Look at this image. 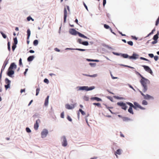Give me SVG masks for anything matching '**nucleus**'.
Returning a JSON list of instances; mask_svg holds the SVG:
<instances>
[{
    "mask_svg": "<svg viewBox=\"0 0 159 159\" xmlns=\"http://www.w3.org/2000/svg\"><path fill=\"white\" fill-rule=\"evenodd\" d=\"M140 82L142 87L143 92L144 93L146 92L148 89V85L150 84V81L144 77H143L140 80Z\"/></svg>",
    "mask_w": 159,
    "mask_h": 159,
    "instance_id": "obj_1",
    "label": "nucleus"
},
{
    "mask_svg": "<svg viewBox=\"0 0 159 159\" xmlns=\"http://www.w3.org/2000/svg\"><path fill=\"white\" fill-rule=\"evenodd\" d=\"M69 33L73 35H76L77 34H78L79 36L82 38L89 39L87 37L85 36L84 34H81V33L76 31L75 29H70L69 30Z\"/></svg>",
    "mask_w": 159,
    "mask_h": 159,
    "instance_id": "obj_2",
    "label": "nucleus"
},
{
    "mask_svg": "<svg viewBox=\"0 0 159 159\" xmlns=\"http://www.w3.org/2000/svg\"><path fill=\"white\" fill-rule=\"evenodd\" d=\"M77 88H78V91L85 90L86 91H89L94 89L95 88V87L94 86H92L89 87L87 86H78L77 87Z\"/></svg>",
    "mask_w": 159,
    "mask_h": 159,
    "instance_id": "obj_3",
    "label": "nucleus"
},
{
    "mask_svg": "<svg viewBox=\"0 0 159 159\" xmlns=\"http://www.w3.org/2000/svg\"><path fill=\"white\" fill-rule=\"evenodd\" d=\"M139 92L141 93V94L143 97L144 99L146 100H149L150 99H154V98L153 97L151 96L150 95L148 94L145 95L143 93V92L141 91L140 90H139Z\"/></svg>",
    "mask_w": 159,
    "mask_h": 159,
    "instance_id": "obj_4",
    "label": "nucleus"
},
{
    "mask_svg": "<svg viewBox=\"0 0 159 159\" xmlns=\"http://www.w3.org/2000/svg\"><path fill=\"white\" fill-rule=\"evenodd\" d=\"M48 133V130L46 129H43L41 133V136L42 138H45Z\"/></svg>",
    "mask_w": 159,
    "mask_h": 159,
    "instance_id": "obj_5",
    "label": "nucleus"
},
{
    "mask_svg": "<svg viewBox=\"0 0 159 159\" xmlns=\"http://www.w3.org/2000/svg\"><path fill=\"white\" fill-rule=\"evenodd\" d=\"M76 105V103L71 104L70 105L69 104H66L65 105V107L66 109L68 110H71L74 109Z\"/></svg>",
    "mask_w": 159,
    "mask_h": 159,
    "instance_id": "obj_6",
    "label": "nucleus"
},
{
    "mask_svg": "<svg viewBox=\"0 0 159 159\" xmlns=\"http://www.w3.org/2000/svg\"><path fill=\"white\" fill-rule=\"evenodd\" d=\"M62 145L63 147H66L67 144V142L66 137L63 136L61 138Z\"/></svg>",
    "mask_w": 159,
    "mask_h": 159,
    "instance_id": "obj_7",
    "label": "nucleus"
},
{
    "mask_svg": "<svg viewBox=\"0 0 159 159\" xmlns=\"http://www.w3.org/2000/svg\"><path fill=\"white\" fill-rule=\"evenodd\" d=\"M142 66L146 71L150 73L151 75H152V71L148 66L145 65H143Z\"/></svg>",
    "mask_w": 159,
    "mask_h": 159,
    "instance_id": "obj_8",
    "label": "nucleus"
},
{
    "mask_svg": "<svg viewBox=\"0 0 159 159\" xmlns=\"http://www.w3.org/2000/svg\"><path fill=\"white\" fill-rule=\"evenodd\" d=\"M117 104L118 106L121 107V108L125 110H126L127 108V106H126V104L125 103L122 102H118L117 103Z\"/></svg>",
    "mask_w": 159,
    "mask_h": 159,
    "instance_id": "obj_9",
    "label": "nucleus"
},
{
    "mask_svg": "<svg viewBox=\"0 0 159 159\" xmlns=\"http://www.w3.org/2000/svg\"><path fill=\"white\" fill-rule=\"evenodd\" d=\"M14 74V71L12 70H9L8 69V71L7 72V75L11 77H13V75Z\"/></svg>",
    "mask_w": 159,
    "mask_h": 159,
    "instance_id": "obj_10",
    "label": "nucleus"
},
{
    "mask_svg": "<svg viewBox=\"0 0 159 159\" xmlns=\"http://www.w3.org/2000/svg\"><path fill=\"white\" fill-rule=\"evenodd\" d=\"M134 105L135 107H136L135 109H134L135 110L137 109V107L139 108L140 109H141V110H145V108L143 107H142V106H141L140 105H139V104L137 102H134Z\"/></svg>",
    "mask_w": 159,
    "mask_h": 159,
    "instance_id": "obj_11",
    "label": "nucleus"
},
{
    "mask_svg": "<svg viewBox=\"0 0 159 159\" xmlns=\"http://www.w3.org/2000/svg\"><path fill=\"white\" fill-rule=\"evenodd\" d=\"M139 55L135 53H133L132 55L129 57L130 59L136 60L139 57Z\"/></svg>",
    "mask_w": 159,
    "mask_h": 159,
    "instance_id": "obj_12",
    "label": "nucleus"
},
{
    "mask_svg": "<svg viewBox=\"0 0 159 159\" xmlns=\"http://www.w3.org/2000/svg\"><path fill=\"white\" fill-rule=\"evenodd\" d=\"M8 60L7 61H5L4 63V64L3 66L2 67V68L1 69V73H0V79H1V78L2 73V71L4 70L6 66L8 64Z\"/></svg>",
    "mask_w": 159,
    "mask_h": 159,
    "instance_id": "obj_13",
    "label": "nucleus"
},
{
    "mask_svg": "<svg viewBox=\"0 0 159 159\" xmlns=\"http://www.w3.org/2000/svg\"><path fill=\"white\" fill-rule=\"evenodd\" d=\"M67 11L65 7L64 8V22H65L66 21V18L67 17Z\"/></svg>",
    "mask_w": 159,
    "mask_h": 159,
    "instance_id": "obj_14",
    "label": "nucleus"
},
{
    "mask_svg": "<svg viewBox=\"0 0 159 159\" xmlns=\"http://www.w3.org/2000/svg\"><path fill=\"white\" fill-rule=\"evenodd\" d=\"M16 65L15 64V63L13 62L11 64L8 69H9V70L11 69L12 70V69H16Z\"/></svg>",
    "mask_w": 159,
    "mask_h": 159,
    "instance_id": "obj_15",
    "label": "nucleus"
},
{
    "mask_svg": "<svg viewBox=\"0 0 159 159\" xmlns=\"http://www.w3.org/2000/svg\"><path fill=\"white\" fill-rule=\"evenodd\" d=\"M90 99L91 100H96L98 102H99L100 101H102V100L100 98L97 97H92L90 98Z\"/></svg>",
    "mask_w": 159,
    "mask_h": 159,
    "instance_id": "obj_16",
    "label": "nucleus"
},
{
    "mask_svg": "<svg viewBox=\"0 0 159 159\" xmlns=\"http://www.w3.org/2000/svg\"><path fill=\"white\" fill-rule=\"evenodd\" d=\"M121 57H123L124 58H128L129 59V57H130V56H129L127 54H123V53H121Z\"/></svg>",
    "mask_w": 159,
    "mask_h": 159,
    "instance_id": "obj_17",
    "label": "nucleus"
},
{
    "mask_svg": "<svg viewBox=\"0 0 159 159\" xmlns=\"http://www.w3.org/2000/svg\"><path fill=\"white\" fill-rule=\"evenodd\" d=\"M49 96H48L45 100V102H44V105L46 106H47L48 105V99H49Z\"/></svg>",
    "mask_w": 159,
    "mask_h": 159,
    "instance_id": "obj_18",
    "label": "nucleus"
},
{
    "mask_svg": "<svg viewBox=\"0 0 159 159\" xmlns=\"http://www.w3.org/2000/svg\"><path fill=\"white\" fill-rule=\"evenodd\" d=\"M34 56H29L27 58V61H32L34 58Z\"/></svg>",
    "mask_w": 159,
    "mask_h": 159,
    "instance_id": "obj_19",
    "label": "nucleus"
},
{
    "mask_svg": "<svg viewBox=\"0 0 159 159\" xmlns=\"http://www.w3.org/2000/svg\"><path fill=\"white\" fill-rule=\"evenodd\" d=\"M5 82L6 84L8 85H10L11 81L9 80L7 78H6L5 79Z\"/></svg>",
    "mask_w": 159,
    "mask_h": 159,
    "instance_id": "obj_20",
    "label": "nucleus"
},
{
    "mask_svg": "<svg viewBox=\"0 0 159 159\" xmlns=\"http://www.w3.org/2000/svg\"><path fill=\"white\" fill-rule=\"evenodd\" d=\"M126 103L130 106L129 107H133L134 109H135V107L132 103L129 102H127Z\"/></svg>",
    "mask_w": 159,
    "mask_h": 159,
    "instance_id": "obj_21",
    "label": "nucleus"
},
{
    "mask_svg": "<svg viewBox=\"0 0 159 159\" xmlns=\"http://www.w3.org/2000/svg\"><path fill=\"white\" fill-rule=\"evenodd\" d=\"M27 39H29L30 35L31 32L30 29H28L27 30Z\"/></svg>",
    "mask_w": 159,
    "mask_h": 159,
    "instance_id": "obj_22",
    "label": "nucleus"
},
{
    "mask_svg": "<svg viewBox=\"0 0 159 159\" xmlns=\"http://www.w3.org/2000/svg\"><path fill=\"white\" fill-rule=\"evenodd\" d=\"M122 118L123 119V120L124 121H126L131 120L130 118L127 117H122Z\"/></svg>",
    "mask_w": 159,
    "mask_h": 159,
    "instance_id": "obj_23",
    "label": "nucleus"
},
{
    "mask_svg": "<svg viewBox=\"0 0 159 159\" xmlns=\"http://www.w3.org/2000/svg\"><path fill=\"white\" fill-rule=\"evenodd\" d=\"M87 61H93V62H99V61L98 60H93V59H87Z\"/></svg>",
    "mask_w": 159,
    "mask_h": 159,
    "instance_id": "obj_24",
    "label": "nucleus"
},
{
    "mask_svg": "<svg viewBox=\"0 0 159 159\" xmlns=\"http://www.w3.org/2000/svg\"><path fill=\"white\" fill-rule=\"evenodd\" d=\"M121 150L120 149H118L115 153V155H116V157H117V156L116 155V154H118L119 155H120L121 154Z\"/></svg>",
    "mask_w": 159,
    "mask_h": 159,
    "instance_id": "obj_25",
    "label": "nucleus"
},
{
    "mask_svg": "<svg viewBox=\"0 0 159 159\" xmlns=\"http://www.w3.org/2000/svg\"><path fill=\"white\" fill-rule=\"evenodd\" d=\"M128 112L132 114H134V112L133 111L132 108L131 107H129V109L128 110Z\"/></svg>",
    "mask_w": 159,
    "mask_h": 159,
    "instance_id": "obj_26",
    "label": "nucleus"
},
{
    "mask_svg": "<svg viewBox=\"0 0 159 159\" xmlns=\"http://www.w3.org/2000/svg\"><path fill=\"white\" fill-rule=\"evenodd\" d=\"M14 44H13L16 45L18 43V40L16 37L14 39Z\"/></svg>",
    "mask_w": 159,
    "mask_h": 159,
    "instance_id": "obj_27",
    "label": "nucleus"
},
{
    "mask_svg": "<svg viewBox=\"0 0 159 159\" xmlns=\"http://www.w3.org/2000/svg\"><path fill=\"white\" fill-rule=\"evenodd\" d=\"M159 37H158V36H157V35H155L152 39L154 40H157V39H158V38Z\"/></svg>",
    "mask_w": 159,
    "mask_h": 159,
    "instance_id": "obj_28",
    "label": "nucleus"
},
{
    "mask_svg": "<svg viewBox=\"0 0 159 159\" xmlns=\"http://www.w3.org/2000/svg\"><path fill=\"white\" fill-rule=\"evenodd\" d=\"M142 104L144 105H148V103L146 101L143 100L142 101Z\"/></svg>",
    "mask_w": 159,
    "mask_h": 159,
    "instance_id": "obj_29",
    "label": "nucleus"
},
{
    "mask_svg": "<svg viewBox=\"0 0 159 159\" xmlns=\"http://www.w3.org/2000/svg\"><path fill=\"white\" fill-rule=\"evenodd\" d=\"M140 58L141 60H143L144 61H147L149 63H151V62L148 59L146 58H145L143 57H141Z\"/></svg>",
    "mask_w": 159,
    "mask_h": 159,
    "instance_id": "obj_30",
    "label": "nucleus"
},
{
    "mask_svg": "<svg viewBox=\"0 0 159 159\" xmlns=\"http://www.w3.org/2000/svg\"><path fill=\"white\" fill-rule=\"evenodd\" d=\"M38 41L37 40H35L34 41L33 44L34 46H37L38 44Z\"/></svg>",
    "mask_w": 159,
    "mask_h": 159,
    "instance_id": "obj_31",
    "label": "nucleus"
},
{
    "mask_svg": "<svg viewBox=\"0 0 159 159\" xmlns=\"http://www.w3.org/2000/svg\"><path fill=\"white\" fill-rule=\"evenodd\" d=\"M82 44L84 46H88L89 45V43L86 41L83 42Z\"/></svg>",
    "mask_w": 159,
    "mask_h": 159,
    "instance_id": "obj_32",
    "label": "nucleus"
},
{
    "mask_svg": "<svg viewBox=\"0 0 159 159\" xmlns=\"http://www.w3.org/2000/svg\"><path fill=\"white\" fill-rule=\"evenodd\" d=\"M74 50H78L81 51H86V50L85 49H81V48H74Z\"/></svg>",
    "mask_w": 159,
    "mask_h": 159,
    "instance_id": "obj_33",
    "label": "nucleus"
},
{
    "mask_svg": "<svg viewBox=\"0 0 159 159\" xmlns=\"http://www.w3.org/2000/svg\"><path fill=\"white\" fill-rule=\"evenodd\" d=\"M39 127V125H37L34 124V129L36 130H37L38 129V127Z\"/></svg>",
    "mask_w": 159,
    "mask_h": 159,
    "instance_id": "obj_34",
    "label": "nucleus"
},
{
    "mask_svg": "<svg viewBox=\"0 0 159 159\" xmlns=\"http://www.w3.org/2000/svg\"><path fill=\"white\" fill-rule=\"evenodd\" d=\"M93 104V105H96L98 107H101V104L99 103H94Z\"/></svg>",
    "mask_w": 159,
    "mask_h": 159,
    "instance_id": "obj_35",
    "label": "nucleus"
},
{
    "mask_svg": "<svg viewBox=\"0 0 159 159\" xmlns=\"http://www.w3.org/2000/svg\"><path fill=\"white\" fill-rule=\"evenodd\" d=\"M7 48L8 50L10 51L11 50L10 43L8 42L7 43Z\"/></svg>",
    "mask_w": 159,
    "mask_h": 159,
    "instance_id": "obj_36",
    "label": "nucleus"
},
{
    "mask_svg": "<svg viewBox=\"0 0 159 159\" xmlns=\"http://www.w3.org/2000/svg\"><path fill=\"white\" fill-rule=\"evenodd\" d=\"M83 98L84 100L86 101H88L89 100V98L86 96H84L83 97Z\"/></svg>",
    "mask_w": 159,
    "mask_h": 159,
    "instance_id": "obj_37",
    "label": "nucleus"
},
{
    "mask_svg": "<svg viewBox=\"0 0 159 159\" xmlns=\"http://www.w3.org/2000/svg\"><path fill=\"white\" fill-rule=\"evenodd\" d=\"M104 26L105 28L107 29H110V28H111L109 25H108L106 24H104Z\"/></svg>",
    "mask_w": 159,
    "mask_h": 159,
    "instance_id": "obj_38",
    "label": "nucleus"
},
{
    "mask_svg": "<svg viewBox=\"0 0 159 159\" xmlns=\"http://www.w3.org/2000/svg\"><path fill=\"white\" fill-rule=\"evenodd\" d=\"M40 89L39 88H37L36 89V96H37L39 93V91H40Z\"/></svg>",
    "mask_w": 159,
    "mask_h": 159,
    "instance_id": "obj_39",
    "label": "nucleus"
},
{
    "mask_svg": "<svg viewBox=\"0 0 159 159\" xmlns=\"http://www.w3.org/2000/svg\"><path fill=\"white\" fill-rule=\"evenodd\" d=\"M79 111L81 113V114L82 115H84L85 114V112L83 111L81 109H80Z\"/></svg>",
    "mask_w": 159,
    "mask_h": 159,
    "instance_id": "obj_40",
    "label": "nucleus"
},
{
    "mask_svg": "<svg viewBox=\"0 0 159 159\" xmlns=\"http://www.w3.org/2000/svg\"><path fill=\"white\" fill-rule=\"evenodd\" d=\"M0 33L2 34V37L4 39H6L7 38L6 35L4 34L2 31H1Z\"/></svg>",
    "mask_w": 159,
    "mask_h": 159,
    "instance_id": "obj_41",
    "label": "nucleus"
},
{
    "mask_svg": "<svg viewBox=\"0 0 159 159\" xmlns=\"http://www.w3.org/2000/svg\"><path fill=\"white\" fill-rule=\"evenodd\" d=\"M26 130L27 133H29L31 132L30 129L28 127H27L26 128Z\"/></svg>",
    "mask_w": 159,
    "mask_h": 159,
    "instance_id": "obj_42",
    "label": "nucleus"
},
{
    "mask_svg": "<svg viewBox=\"0 0 159 159\" xmlns=\"http://www.w3.org/2000/svg\"><path fill=\"white\" fill-rule=\"evenodd\" d=\"M27 20H28V21H30V20H31L32 21H34V19H33L31 17H30V16H28L27 17Z\"/></svg>",
    "mask_w": 159,
    "mask_h": 159,
    "instance_id": "obj_43",
    "label": "nucleus"
},
{
    "mask_svg": "<svg viewBox=\"0 0 159 159\" xmlns=\"http://www.w3.org/2000/svg\"><path fill=\"white\" fill-rule=\"evenodd\" d=\"M16 45L13 44V45H12V51H14V50H15V48H16Z\"/></svg>",
    "mask_w": 159,
    "mask_h": 159,
    "instance_id": "obj_44",
    "label": "nucleus"
},
{
    "mask_svg": "<svg viewBox=\"0 0 159 159\" xmlns=\"http://www.w3.org/2000/svg\"><path fill=\"white\" fill-rule=\"evenodd\" d=\"M98 76V75L97 74H94V75H90L89 76V77H97V76Z\"/></svg>",
    "mask_w": 159,
    "mask_h": 159,
    "instance_id": "obj_45",
    "label": "nucleus"
},
{
    "mask_svg": "<svg viewBox=\"0 0 159 159\" xmlns=\"http://www.w3.org/2000/svg\"><path fill=\"white\" fill-rule=\"evenodd\" d=\"M90 65L91 66H95L96 65V63H89Z\"/></svg>",
    "mask_w": 159,
    "mask_h": 159,
    "instance_id": "obj_46",
    "label": "nucleus"
},
{
    "mask_svg": "<svg viewBox=\"0 0 159 159\" xmlns=\"http://www.w3.org/2000/svg\"><path fill=\"white\" fill-rule=\"evenodd\" d=\"M43 81L44 83H46L47 84H48L49 82L48 80L46 78H45L44 79Z\"/></svg>",
    "mask_w": 159,
    "mask_h": 159,
    "instance_id": "obj_47",
    "label": "nucleus"
},
{
    "mask_svg": "<svg viewBox=\"0 0 159 159\" xmlns=\"http://www.w3.org/2000/svg\"><path fill=\"white\" fill-rule=\"evenodd\" d=\"M77 42L81 44H82L83 42H82V40L80 39H78L77 41Z\"/></svg>",
    "mask_w": 159,
    "mask_h": 159,
    "instance_id": "obj_48",
    "label": "nucleus"
},
{
    "mask_svg": "<svg viewBox=\"0 0 159 159\" xmlns=\"http://www.w3.org/2000/svg\"><path fill=\"white\" fill-rule=\"evenodd\" d=\"M135 73L136 75H139L141 78L142 79L143 77H144L141 74L139 73V72L135 71Z\"/></svg>",
    "mask_w": 159,
    "mask_h": 159,
    "instance_id": "obj_49",
    "label": "nucleus"
},
{
    "mask_svg": "<svg viewBox=\"0 0 159 159\" xmlns=\"http://www.w3.org/2000/svg\"><path fill=\"white\" fill-rule=\"evenodd\" d=\"M127 43L130 46H132L133 45V42L132 41H129L127 42Z\"/></svg>",
    "mask_w": 159,
    "mask_h": 159,
    "instance_id": "obj_50",
    "label": "nucleus"
},
{
    "mask_svg": "<svg viewBox=\"0 0 159 159\" xmlns=\"http://www.w3.org/2000/svg\"><path fill=\"white\" fill-rule=\"evenodd\" d=\"M10 85H8V84L5 85V87L6 89L7 90L8 89L10 88Z\"/></svg>",
    "mask_w": 159,
    "mask_h": 159,
    "instance_id": "obj_51",
    "label": "nucleus"
},
{
    "mask_svg": "<svg viewBox=\"0 0 159 159\" xmlns=\"http://www.w3.org/2000/svg\"><path fill=\"white\" fill-rule=\"evenodd\" d=\"M112 53L115 55H117V56H120L121 55V53H116L114 52H112Z\"/></svg>",
    "mask_w": 159,
    "mask_h": 159,
    "instance_id": "obj_52",
    "label": "nucleus"
},
{
    "mask_svg": "<svg viewBox=\"0 0 159 159\" xmlns=\"http://www.w3.org/2000/svg\"><path fill=\"white\" fill-rule=\"evenodd\" d=\"M159 23V16L158 17L156 23L155 25H156L157 26L158 25V23Z\"/></svg>",
    "mask_w": 159,
    "mask_h": 159,
    "instance_id": "obj_53",
    "label": "nucleus"
},
{
    "mask_svg": "<svg viewBox=\"0 0 159 159\" xmlns=\"http://www.w3.org/2000/svg\"><path fill=\"white\" fill-rule=\"evenodd\" d=\"M61 118H63L64 117V112H62L61 114Z\"/></svg>",
    "mask_w": 159,
    "mask_h": 159,
    "instance_id": "obj_54",
    "label": "nucleus"
},
{
    "mask_svg": "<svg viewBox=\"0 0 159 159\" xmlns=\"http://www.w3.org/2000/svg\"><path fill=\"white\" fill-rule=\"evenodd\" d=\"M40 122V120L39 119L36 120V123L35 124L37 125H39V123Z\"/></svg>",
    "mask_w": 159,
    "mask_h": 159,
    "instance_id": "obj_55",
    "label": "nucleus"
},
{
    "mask_svg": "<svg viewBox=\"0 0 159 159\" xmlns=\"http://www.w3.org/2000/svg\"><path fill=\"white\" fill-rule=\"evenodd\" d=\"M154 60L156 61H157V60L158 59V56H154Z\"/></svg>",
    "mask_w": 159,
    "mask_h": 159,
    "instance_id": "obj_56",
    "label": "nucleus"
},
{
    "mask_svg": "<svg viewBox=\"0 0 159 159\" xmlns=\"http://www.w3.org/2000/svg\"><path fill=\"white\" fill-rule=\"evenodd\" d=\"M87 116H86V117H85V120H86V123L89 126H90V125H89V123H88V119H87Z\"/></svg>",
    "mask_w": 159,
    "mask_h": 159,
    "instance_id": "obj_57",
    "label": "nucleus"
},
{
    "mask_svg": "<svg viewBox=\"0 0 159 159\" xmlns=\"http://www.w3.org/2000/svg\"><path fill=\"white\" fill-rule=\"evenodd\" d=\"M148 56L151 58H152L154 57V55L152 53H149L148 54Z\"/></svg>",
    "mask_w": 159,
    "mask_h": 159,
    "instance_id": "obj_58",
    "label": "nucleus"
},
{
    "mask_svg": "<svg viewBox=\"0 0 159 159\" xmlns=\"http://www.w3.org/2000/svg\"><path fill=\"white\" fill-rule=\"evenodd\" d=\"M158 41L157 40H154V41H152V44H155L157 43Z\"/></svg>",
    "mask_w": 159,
    "mask_h": 159,
    "instance_id": "obj_59",
    "label": "nucleus"
},
{
    "mask_svg": "<svg viewBox=\"0 0 159 159\" xmlns=\"http://www.w3.org/2000/svg\"><path fill=\"white\" fill-rule=\"evenodd\" d=\"M67 119L69 121H72V120L69 116H68Z\"/></svg>",
    "mask_w": 159,
    "mask_h": 159,
    "instance_id": "obj_60",
    "label": "nucleus"
},
{
    "mask_svg": "<svg viewBox=\"0 0 159 159\" xmlns=\"http://www.w3.org/2000/svg\"><path fill=\"white\" fill-rule=\"evenodd\" d=\"M19 65H21L22 64V59L20 58L19 60Z\"/></svg>",
    "mask_w": 159,
    "mask_h": 159,
    "instance_id": "obj_61",
    "label": "nucleus"
},
{
    "mask_svg": "<svg viewBox=\"0 0 159 159\" xmlns=\"http://www.w3.org/2000/svg\"><path fill=\"white\" fill-rule=\"evenodd\" d=\"M106 3V0H103V5L104 7V6H105Z\"/></svg>",
    "mask_w": 159,
    "mask_h": 159,
    "instance_id": "obj_62",
    "label": "nucleus"
},
{
    "mask_svg": "<svg viewBox=\"0 0 159 159\" xmlns=\"http://www.w3.org/2000/svg\"><path fill=\"white\" fill-rule=\"evenodd\" d=\"M128 85L130 88L132 89L134 91H135V89L133 88V87L131 85H130L129 84H128Z\"/></svg>",
    "mask_w": 159,
    "mask_h": 159,
    "instance_id": "obj_63",
    "label": "nucleus"
},
{
    "mask_svg": "<svg viewBox=\"0 0 159 159\" xmlns=\"http://www.w3.org/2000/svg\"><path fill=\"white\" fill-rule=\"evenodd\" d=\"M54 50L56 51H57V52H59L60 51V49H58L57 48H55Z\"/></svg>",
    "mask_w": 159,
    "mask_h": 159,
    "instance_id": "obj_64",
    "label": "nucleus"
}]
</instances>
